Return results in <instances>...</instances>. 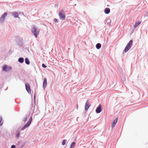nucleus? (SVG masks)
Listing matches in <instances>:
<instances>
[{"label": "nucleus", "mask_w": 148, "mask_h": 148, "mask_svg": "<svg viewBox=\"0 0 148 148\" xmlns=\"http://www.w3.org/2000/svg\"><path fill=\"white\" fill-rule=\"evenodd\" d=\"M5 19L3 18L1 16L0 17V22L2 23L5 20Z\"/></svg>", "instance_id": "nucleus-25"}, {"label": "nucleus", "mask_w": 148, "mask_h": 148, "mask_svg": "<svg viewBox=\"0 0 148 148\" xmlns=\"http://www.w3.org/2000/svg\"><path fill=\"white\" fill-rule=\"evenodd\" d=\"M88 100L86 103L85 106V110H87L90 106V105L89 104V103L88 102Z\"/></svg>", "instance_id": "nucleus-9"}, {"label": "nucleus", "mask_w": 148, "mask_h": 148, "mask_svg": "<svg viewBox=\"0 0 148 148\" xmlns=\"http://www.w3.org/2000/svg\"><path fill=\"white\" fill-rule=\"evenodd\" d=\"M133 42V41L132 40H131L126 45L123 51L125 52L126 53L131 48Z\"/></svg>", "instance_id": "nucleus-2"}, {"label": "nucleus", "mask_w": 148, "mask_h": 148, "mask_svg": "<svg viewBox=\"0 0 148 148\" xmlns=\"http://www.w3.org/2000/svg\"><path fill=\"white\" fill-rule=\"evenodd\" d=\"M18 61L20 63H22L24 62V59L23 58L20 57L18 59Z\"/></svg>", "instance_id": "nucleus-13"}, {"label": "nucleus", "mask_w": 148, "mask_h": 148, "mask_svg": "<svg viewBox=\"0 0 148 148\" xmlns=\"http://www.w3.org/2000/svg\"><path fill=\"white\" fill-rule=\"evenodd\" d=\"M16 136V137L17 138H19L20 134V132L19 131H16V132L15 133Z\"/></svg>", "instance_id": "nucleus-19"}, {"label": "nucleus", "mask_w": 148, "mask_h": 148, "mask_svg": "<svg viewBox=\"0 0 148 148\" xmlns=\"http://www.w3.org/2000/svg\"><path fill=\"white\" fill-rule=\"evenodd\" d=\"M32 120V118L31 116L29 119V120L28 122L26 123L22 128H21V130H23L25 129L28 127L30 125L31 122Z\"/></svg>", "instance_id": "nucleus-3"}, {"label": "nucleus", "mask_w": 148, "mask_h": 148, "mask_svg": "<svg viewBox=\"0 0 148 148\" xmlns=\"http://www.w3.org/2000/svg\"><path fill=\"white\" fill-rule=\"evenodd\" d=\"M11 14L15 18H18L20 19V17L18 16L19 14L17 12H12L11 13Z\"/></svg>", "instance_id": "nucleus-8"}, {"label": "nucleus", "mask_w": 148, "mask_h": 148, "mask_svg": "<svg viewBox=\"0 0 148 148\" xmlns=\"http://www.w3.org/2000/svg\"><path fill=\"white\" fill-rule=\"evenodd\" d=\"M35 106H34L33 105L32 106L31 110L32 111V112L34 113H36V111L35 112Z\"/></svg>", "instance_id": "nucleus-18"}, {"label": "nucleus", "mask_w": 148, "mask_h": 148, "mask_svg": "<svg viewBox=\"0 0 148 148\" xmlns=\"http://www.w3.org/2000/svg\"><path fill=\"white\" fill-rule=\"evenodd\" d=\"M35 97H36L35 95L34 96V99L35 100Z\"/></svg>", "instance_id": "nucleus-32"}, {"label": "nucleus", "mask_w": 148, "mask_h": 148, "mask_svg": "<svg viewBox=\"0 0 148 148\" xmlns=\"http://www.w3.org/2000/svg\"><path fill=\"white\" fill-rule=\"evenodd\" d=\"M25 87L26 90L29 94L31 93V90L30 86L28 83L25 84Z\"/></svg>", "instance_id": "nucleus-7"}, {"label": "nucleus", "mask_w": 148, "mask_h": 148, "mask_svg": "<svg viewBox=\"0 0 148 148\" xmlns=\"http://www.w3.org/2000/svg\"><path fill=\"white\" fill-rule=\"evenodd\" d=\"M25 49H27L28 51L29 52H30V51H29V48L28 47H26L25 48Z\"/></svg>", "instance_id": "nucleus-31"}, {"label": "nucleus", "mask_w": 148, "mask_h": 148, "mask_svg": "<svg viewBox=\"0 0 148 148\" xmlns=\"http://www.w3.org/2000/svg\"><path fill=\"white\" fill-rule=\"evenodd\" d=\"M11 148H16V146L14 145H12L11 146Z\"/></svg>", "instance_id": "nucleus-30"}, {"label": "nucleus", "mask_w": 148, "mask_h": 148, "mask_svg": "<svg viewBox=\"0 0 148 148\" xmlns=\"http://www.w3.org/2000/svg\"><path fill=\"white\" fill-rule=\"evenodd\" d=\"M58 15L60 20H64L65 19L66 16L63 10H62L59 12Z\"/></svg>", "instance_id": "nucleus-4"}, {"label": "nucleus", "mask_w": 148, "mask_h": 148, "mask_svg": "<svg viewBox=\"0 0 148 148\" xmlns=\"http://www.w3.org/2000/svg\"><path fill=\"white\" fill-rule=\"evenodd\" d=\"M7 14V13L6 12H5L1 16L5 19Z\"/></svg>", "instance_id": "nucleus-21"}, {"label": "nucleus", "mask_w": 148, "mask_h": 148, "mask_svg": "<svg viewBox=\"0 0 148 148\" xmlns=\"http://www.w3.org/2000/svg\"><path fill=\"white\" fill-rule=\"evenodd\" d=\"M67 141V140L66 139L63 140L62 142V145L63 146L65 145Z\"/></svg>", "instance_id": "nucleus-23"}, {"label": "nucleus", "mask_w": 148, "mask_h": 148, "mask_svg": "<svg viewBox=\"0 0 148 148\" xmlns=\"http://www.w3.org/2000/svg\"><path fill=\"white\" fill-rule=\"evenodd\" d=\"M141 23V21H138L136 23L134 26V27L135 28H136L138 27V26Z\"/></svg>", "instance_id": "nucleus-14"}, {"label": "nucleus", "mask_w": 148, "mask_h": 148, "mask_svg": "<svg viewBox=\"0 0 148 148\" xmlns=\"http://www.w3.org/2000/svg\"><path fill=\"white\" fill-rule=\"evenodd\" d=\"M110 12V9L109 8H106L105 9L104 12L105 14H108Z\"/></svg>", "instance_id": "nucleus-12"}, {"label": "nucleus", "mask_w": 148, "mask_h": 148, "mask_svg": "<svg viewBox=\"0 0 148 148\" xmlns=\"http://www.w3.org/2000/svg\"><path fill=\"white\" fill-rule=\"evenodd\" d=\"M3 121H2V118L1 116H0V126L2 125Z\"/></svg>", "instance_id": "nucleus-22"}, {"label": "nucleus", "mask_w": 148, "mask_h": 148, "mask_svg": "<svg viewBox=\"0 0 148 148\" xmlns=\"http://www.w3.org/2000/svg\"><path fill=\"white\" fill-rule=\"evenodd\" d=\"M47 84V79L46 78H44L43 83V87L44 89L46 88Z\"/></svg>", "instance_id": "nucleus-10"}, {"label": "nucleus", "mask_w": 148, "mask_h": 148, "mask_svg": "<svg viewBox=\"0 0 148 148\" xmlns=\"http://www.w3.org/2000/svg\"><path fill=\"white\" fill-rule=\"evenodd\" d=\"M2 71L6 72H8L11 71L12 67L10 66H9L6 64L4 65L2 67Z\"/></svg>", "instance_id": "nucleus-5"}, {"label": "nucleus", "mask_w": 148, "mask_h": 148, "mask_svg": "<svg viewBox=\"0 0 148 148\" xmlns=\"http://www.w3.org/2000/svg\"><path fill=\"white\" fill-rule=\"evenodd\" d=\"M102 108L101 105L100 104H99L96 109L95 112L96 113L98 114L100 113L102 110Z\"/></svg>", "instance_id": "nucleus-6"}, {"label": "nucleus", "mask_w": 148, "mask_h": 148, "mask_svg": "<svg viewBox=\"0 0 148 148\" xmlns=\"http://www.w3.org/2000/svg\"><path fill=\"white\" fill-rule=\"evenodd\" d=\"M25 62L27 65H29L30 64V61L28 58H25Z\"/></svg>", "instance_id": "nucleus-15"}, {"label": "nucleus", "mask_w": 148, "mask_h": 148, "mask_svg": "<svg viewBox=\"0 0 148 148\" xmlns=\"http://www.w3.org/2000/svg\"><path fill=\"white\" fill-rule=\"evenodd\" d=\"M18 45L20 46H21L23 45V43L22 41H20L18 42Z\"/></svg>", "instance_id": "nucleus-26"}, {"label": "nucleus", "mask_w": 148, "mask_h": 148, "mask_svg": "<svg viewBox=\"0 0 148 148\" xmlns=\"http://www.w3.org/2000/svg\"><path fill=\"white\" fill-rule=\"evenodd\" d=\"M101 47V45L100 43H97L96 45V47L97 49H100Z\"/></svg>", "instance_id": "nucleus-16"}, {"label": "nucleus", "mask_w": 148, "mask_h": 148, "mask_svg": "<svg viewBox=\"0 0 148 148\" xmlns=\"http://www.w3.org/2000/svg\"><path fill=\"white\" fill-rule=\"evenodd\" d=\"M76 145V143L75 142H72L70 146V148H74Z\"/></svg>", "instance_id": "nucleus-17"}, {"label": "nucleus", "mask_w": 148, "mask_h": 148, "mask_svg": "<svg viewBox=\"0 0 148 148\" xmlns=\"http://www.w3.org/2000/svg\"><path fill=\"white\" fill-rule=\"evenodd\" d=\"M42 66L43 68H45L47 67V66L44 64H42Z\"/></svg>", "instance_id": "nucleus-28"}, {"label": "nucleus", "mask_w": 148, "mask_h": 148, "mask_svg": "<svg viewBox=\"0 0 148 148\" xmlns=\"http://www.w3.org/2000/svg\"><path fill=\"white\" fill-rule=\"evenodd\" d=\"M54 22L55 23H58V20L56 18H54L53 20Z\"/></svg>", "instance_id": "nucleus-29"}, {"label": "nucleus", "mask_w": 148, "mask_h": 148, "mask_svg": "<svg viewBox=\"0 0 148 148\" xmlns=\"http://www.w3.org/2000/svg\"><path fill=\"white\" fill-rule=\"evenodd\" d=\"M118 120V118H116L113 121L112 124V127H113L115 126V125L116 124V123L117 122Z\"/></svg>", "instance_id": "nucleus-11"}, {"label": "nucleus", "mask_w": 148, "mask_h": 148, "mask_svg": "<svg viewBox=\"0 0 148 148\" xmlns=\"http://www.w3.org/2000/svg\"><path fill=\"white\" fill-rule=\"evenodd\" d=\"M108 25L110 26L111 25V20L110 19H108L106 21Z\"/></svg>", "instance_id": "nucleus-20"}, {"label": "nucleus", "mask_w": 148, "mask_h": 148, "mask_svg": "<svg viewBox=\"0 0 148 148\" xmlns=\"http://www.w3.org/2000/svg\"><path fill=\"white\" fill-rule=\"evenodd\" d=\"M31 31L35 37H37L38 34L39 32V31L38 29L35 26L33 25Z\"/></svg>", "instance_id": "nucleus-1"}, {"label": "nucleus", "mask_w": 148, "mask_h": 148, "mask_svg": "<svg viewBox=\"0 0 148 148\" xmlns=\"http://www.w3.org/2000/svg\"><path fill=\"white\" fill-rule=\"evenodd\" d=\"M28 116L27 115H25V117L23 118L22 121L24 122L26 121L27 120Z\"/></svg>", "instance_id": "nucleus-24"}, {"label": "nucleus", "mask_w": 148, "mask_h": 148, "mask_svg": "<svg viewBox=\"0 0 148 148\" xmlns=\"http://www.w3.org/2000/svg\"><path fill=\"white\" fill-rule=\"evenodd\" d=\"M25 143L26 142H23V143H22L21 145L20 148H22L24 146Z\"/></svg>", "instance_id": "nucleus-27"}, {"label": "nucleus", "mask_w": 148, "mask_h": 148, "mask_svg": "<svg viewBox=\"0 0 148 148\" xmlns=\"http://www.w3.org/2000/svg\"><path fill=\"white\" fill-rule=\"evenodd\" d=\"M76 5V4H75V5H75H75Z\"/></svg>", "instance_id": "nucleus-33"}]
</instances>
